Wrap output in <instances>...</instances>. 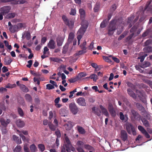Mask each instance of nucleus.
Segmentation results:
<instances>
[{
  "label": "nucleus",
  "instance_id": "obj_1",
  "mask_svg": "<svg viewBox=\"0 0 152 152\" xmlns=\"http://www.w3.org/2000/svg\"><path fill=\"white\" fill-rule=\"evenodd\" d=\"M125 126L126 130L129 134H131L132 133L134 135H136L135 128L131 123L128 122L126 123Z\"/></svg>",
  "mask_w": 152,
  "mask_h": 152
},
{
  "label": "nucleus",
  "instance_id": "obj_2",
  "mask_svg": "<svg viewBox=\"0 0 152 152\" xmlns=\"http://www.w3.org/2000/svg\"><path fill=\"white\" fill-rule=\"evenodd\" d=\"M116 28V22L115 20H112L111 21L109 26L108 34L109 35H113V31Z\"/></svg>",
  "mask_w": 152,
  "mask_h": 152
},
{
  "label": "nucleus",
  "instance_id": "obj_3",
  "mask_svg": "<svg viewBox=\"0 0 152 152\" xmlns=\"http://www.w3.org/2000/svg\"><path fill=\"white\" fill-rule=\"evenodd\" d=\"M69 107L70 111L73 114L76 115L78 112V108L75 103H70Z\"/></svg>",
  "mask_w": 152,
  "mask_h": 152
},
{
  "label": "nucleus",
  "instance_id": "obj_4",
  "mask_svg": "<svg viewBox=\"0 0 152 152\" xmlns=\"http://www.w3.org/2000/svg\"><path fill=\"white\" fill-rule=\"evenodd\" d=\"M108 108L111 115L113 117H115L116 116V112L111 103H109L108 104Z\"/></svg>",
  "mask_w": 152,
  "mask_h": 152
},
{
  "label": "nucleus",
  "instance_id": "obj_5",
  "mask_svg": "<svg viewBox=\"0 0 152 152\" xmlns=\"http://www.w3.org/2000/svg\"><path fill=\"white\" fill-rule=\"evenodd\" d=\"M88 25L87 23L82 25V26L80 28L77 32V34H81L83 35L85 33L86 29L88 27Z\"/></svg>",
  "mask_w": 152,
  "mask_h": 152
},
{
  "label": "nucleus",
  "instance_id": "obj_6",
  "mask_svg": "<svg viewBox=\"0 0 152 152\" xmlns=\"http://www.w3.org/2000/svg\"><path fill=\"white\" fill-rule=\"evenodd\" d=\"M121 138L123 141H125L128 139V135L126 131L122 130L121 131Z\"/></svg>",
  "mask_w": 152,
  "mask_h": 152
},
{
  "label": "nucleus",
  "instance_id": "obj_7",
  "mask_svg": "<svg viewBox=\"0 0 152 152\" xmlns=\"http://www.w3.org/2000/svg\"><path fill=\"white\" fill-rule=\"evenodd\" d=\"M11 9V7L10 6H7L1 7L0 10L2 13L6 15L9 12Z\"/></svg>",
  "mask_w": 152,
  "mask_h": 152
},
{
  "label": "nucleus",
  "instance_id": "obj_8",
  "mask_svg": "<svg viewBox=\"0 0 152 152\" xmlns=\"http://www.w3.org/2000/svg\"><path fill=\"white\" fill-rule=\"evenodd\" d=\"M47 46L50 49H52L55 48L56 46L55 42L52 39L49 41Z\"/></svg>",
  "mask_w": 152,
  "mask_h": 152
},
{
  "label": "nucleus",
  "instance_id": "obj_9",
  "mask_svg": "<svg viewBox=\"0 0 152 152\" xmlns=\"http://www.w3.org/2000/svg\"><path fill=\"white\" fill-rule=\"evenodd\" d=\"M77 103L80 105L82 106H85L86 103L85 99L83 97H80L77 100Z\"/></svg>",
  "mask_w": 152,
  "mask_h": 152
},
{
  "label": "nucleus",
  "instance_id": "obj_10",
  "mask_svg": "<svg viewBox=\"0 0 152 152\" xmlns=\"http://www.w3.org/2000/svg\"><path fill=\"white\" fill-rule=\"evenodd\" d=\"M0 121L1 124L4 127H6L7 125L10 122V120L9 119H7V121H5L3 118L0 119Z\"/></svg>",
  "mask_w": 152,
  "mask_h": 152
},
{
  "label": "nucleus",
  "instance_id": "obj_11",
  "mask_svg": "<svg viewBox=\"0 0 152 152\" xmlns=\"http://www.w3.org/2000/svg\"><path fill=\"white\" fill-rule=\"evenodd\" d=\"M74 19H71L68 20L67 19V26L70 29H72L74 26Z\"/></svg>",
  "mask_w": 152,
  "mask_h": 152
},
{
  "label": "nucleus",
  "instance_id": "obj_12",
  "mask_svg": "<svg viewBox=\"0 0 152 152\" xmlns=\"http://www.w3.org/2000/svg\"><path fill=\"white\" fill-rule=\"evenodd\" d=\"M119 117L121 120L125 121H126L128 119V115L127 114L124 115L122 112L119 113Z\"/></svg>",
  "mask_w": 152,
  "mask_h": 152
},
{
  "label": "nucleus",
  "instance_id": "obj_13",
  "mask_svg": "<svg viewBox=\"0 0 152 152\" xmlns=\"http://www.w3.org/2000/svg\"><path fill=\"white\" fill-rule=\"evenodd\" d=\"M12 61V60L10 56L5 57L4 60V61L6 65H10Z\"/></svg>",
  "mask_w": 152,
  "mask_h": 152
},
{
  "label": "nucleus",
  "instance_id": "obj_14",
  "mask_svg": "<svg viewBox=\"0 0 152 152\" xmlns=\"http://www.w3.org/2000/svg\"><path fill=\"white\" fill-rule=\"evenodd\" d=\"M16 123L17 126L20 128L23 127L25 125L24 121L20 119L17 120L16 121Z\"/></svg>",
  "mask_w": 152,
  "mask_h": 152
},
{
  "label": "nucleus",
  "instance_id": "obj_15",
  "mask_svg": "<svg viewBox=\"0 0 152 152\" xmlns=\"http://www.w3.org/2000/svg\"><path fill=\"white\" fill-rule=\"evenodd\" d=\"M128 94L132 97L134 99H136L137 97L136 94L130 88L127 89Z\"/></svg>",
  "mask_w": 152,
  "mask_h": 152
},
{
  "label": "nucleus",
  "instance_id": "obj_16",
  "mask_svg": "<svg viewBox=\"0 0 152 152\" xmlns=\"http://www.w3.org/2000/svg\"><path fill=\"white\" fill-rule=\"evenodd\" d=\"M131 113H132V115L133 116L134 118L135 119H137L138 117V116L139 115L138 113L134 109H131L130 110Z\"/></svg>",
  "mask_w": 152,
  "mask_h": 152
},
{
  "label": "nucleus",
  "instance_id": "obj_17",
  "mask_svg": "<svg viewBox=\"0 0 152 152\" xmlns=\"http://www.w3.org/2000/svg\"><path fill=\"white\" fill-rule=\"evenodd\" d=\"M99 107L103 113L106 116H108L109 115V113L107 110L101 105H100Z\"/></svg>",
  "mask_w": 152,
  "mask_h": 152
},
{
  "label": "nucleus",
  "instance_id": "obj_18",
  "mask_svg": "<svg viewBox=\"0 0 152 152\" xmlns=\"http://www.w3.org/2000/svg\"><path fill=\"white\" fill-rule=\"evenodd\" d=\"M143 50L145 53L152 52V47L150 46L146 47L143 48Z\"/></svg>",
  "mask_w": 152,
  "mask_h": 152
},
{
  "label": "nucleus",
  "instance_id": "obj_19",
  "mask_svg": "<svg viewBox=\"0 0 152 152\" xmlns=\"http://www.w3.org/2000/svg\"><path fill=\"white\" fill-rule=\"evenodd\" d=\"M75 37L74 34L72 32H70L69 35L68 41L69 43L71 42L74 39Z\"/></svg>",
  "mask_w": 152,
  "mask_h": 152
},
{
  "label": "nucleus",
  "instance_id": "obj_20",
  "mask_svg": "<svg viewBox=\"0 0 152 152\" xmlns=\"http://www.w3.org/2000/svg\"><path fill=\"white\" fill-rule=\"evenodd\" d=\"M9 31L12 33H14L18 31V26L16 25H13L9 28Z\"/></svg>",
  "mask_w": 152,
  "mask_h": 152
},
{
  "label": "nucleus",
  "instance_id": "obj_21",
  "mask_svg": "<svg viewBox=\"0 0 152 152\" xmlns=\"http://www.w3.org/2000/svg\"><path fill=\"white\" fill-rule=\"evenodd\" d=\"M66 108H61L60 110L59 113L61 116L65 117L66 116Z\"/></svg>",
  "mask_w": 152,
  "mask_h": 152
},
{
  "label": "nucleus",
  "instance_id": "obj_22",
  "mask_svg": "<svg viewBox=\"0 0 152 152\" xmlns=\"http://www.w3.org/2000/svg\"><path fill=\"white\" fill-rule=\"evenodd\" d=\"M20 88V90L24 92L27 93L29 91L28 88L23 84H21Z\"/></svg>",
  "mask_w": 152,
  "mask_h": 152
},
{
  "label": "nucleus",
  "instance_id": "obj_23",
  "mask_svg": "<svg viewBox=\"0 0 152 152\" xmlns=\"http://www.w3.org/2000/svg\"><path fill=\"white\" fill-rule=\"evenodd\" d=\"M12 138L13 140L17 143L20 144L21 143V141L20 138L17 136L15 135H13L12 136Z\"/></svg>",
  "mask_w": 152,
  "mask_h": 152
},
{
  "label": "nucleus",
  "instance_id": "obj_24",
  "mask_svg": "<svg viewBox=\"0 0 152 152\" xmlns=\"http://www.w3.org/2000/svg\"><path fill=\"white\" fill-rule=\"evenodd\" d=\"M79 11L81 18L84 19L85 17L86 12L82 8L80 9Z\"/></svg>",
  "mask_w": 152,
  "mask_h": 152
},
{
  "label": "nucleus",
  "instance_id": "obj_25",
  "mask_svg": "<svg viewBox=\"0 0 152 152\" xmlns=\"http://www.w3.org/2000/svg\"><path fill=\"white\" fill-rule=\"evenodd\" d=\"M143 125L146 127H149L150 126V124L148 121L145 118H142L141 119Z\"/></svg>",
  "mask_w": 152,
  "mask_h": 152
},
{
  "label": "nucleus",
  "instance_id": "obj_26",
  "mask_svg": "<svg viewBox=\"0 0 152 152\" xmlns=\"http://www.w3.org/2000/svg\"><path fill=\"white\" fill-rule=\"evenodd\" d=\"M63 41V39L61 37H58L56 39L57 44L58 46H61Z\"/></svg>",
  "mask_w": 152,
  "mask_h": 152
},
{
  "label": "nucleus",
  "instance_id": "obj_27",
  "mask_svg": "<svg viewBox=\"0 0 152 152\" xmlns=\"http://www.w3.org/2000/svg\"><path fill=\"white\" fill-rule=\"evenodd\" d=\"M74 125V124L70 121L67 122V130H70Z\"/></svg>",
  "mask_w": 152,
  "mask_h": 152
},
{
  "label": "nucleus",
  "instance_id": "obj_28",
  "mask_svg": "<svg viewBox=\"0 0 152 152\" xmlns=\"http://www.w3.org/2000/svg\"><path fill=\"white\" fill-rule=\"evenodd\" d=\"M25 98L26 100L28 102H31L32 100V97L29 94H26L25 96Z\"/></svg>",
  "mask_w": 152,
  "mask_h": 152
},
{
  "label": "nucleus",
  "instance_id": "obj_29",
  "mask_svg": "<svg viewBox=\"0 0 152 152\" xmlns=\"http://www.w3.org/2000/svg\"><path fill=\"white\" fill-rule=\"evenodd\" d=\"M77 128L78 132L80 134H83L85 133V130L83 128V127L79 126H77Z\"/></svg>",
  "mask_w": 152,
  "mask_h": 152
},
{
  "label": "nucleus",
  "instance_id": "obj_30",
  "mask_svg": "<svg viewBox=\"0 0 152 152\" xmlns=\"http://www.w3.org/2000/svg\"><path fill=\"white\" fill-rule=\"evenodd\" d=\"M137 105L138 108L140 110L142 111V112H146V111L145 110V108L143 107L142 104L140 103H137Z\"/></svg>",
  "mask_w": 152,
  "mask_h": 152
},
{
  "label": "nucleus",
  "instance_id": "obj_31",
  "mask_svg": "<svg viewBox=\"0 0 152 152\" xmlns=\"http://www.w3.org/2000/svg\"><path fill=\"white\" fill-rule=\"evenodd\" d=\"M151 65V63L149 61H145L143 62V63L142 64L141 67L144 68L148 66H149Z\"/></svg>",
  "mask_w": 152,
  "mask_h": 152
},
{
  "label": "nucleus",
  "instance_id": "obj_32",
  "mask_svg": "<svg viewBox=\"0 0 152 152\" xmlns=\"http://www.w3.org/2000/svg\"><path fill=\"white\" fill-rule=\"evenodd\" d=\"M26 2V1L25 0H21L18 1H15L12 3V4H23Z\"/></svg>",
  "mask_w": 152,
  "mask_h": 152
},
{
  "label": "nucleus",
  "instance_id": "obj_33",
  "mask_svg": "<svg viewBox=\"0 0 152 152\" xmlns=\"http://www.w3.org/2000/svg\"><path fill=\"white\" fill-rule=\"evenodd\" d=\"M18 26V29L21 28H25L26 27V24L24 23H20L17 25Z\"/></svg>",
  "mask_w": 152,
  "mask_h": 152
},
{
  "label": "nucleus",
  "instance_id": "obj_34",
  "mask_svg": "<svg viewBox=\"0 0 152 152\" xmlns=\"http://www.w3.org/2000/svg\"><path fill=\"white\" fill-rule=\"evenodd\" d=\"M84 148L88 150H94V148L88 144H85L84 145Z\"/></svg>",
  "mask_w": 152,
  "mask_h": 152
},
{
  "label": "nucleus",
  "instance_id": "obj_35",
  "mask_svg": "<svg viewBox=\"0 0 152 152\" xmlns=\"http://www.w3.org/2000/svg\"><path fill=\"white\" fill-rule=\"evenodd\" d=\"M16 86V85L15 84H12L9 83L5 86V87L7 88H15Z\"/></svg>",
  "mask_w": 152,
  "mask_h": 152
},
{
  "label": "nucleus",
  "instance_id": "obj_36",
  "mask_svg": "<svg viewBox=\"0 0 152 152\" xmlns=\"http://www.w3.org/2000/svg\"><path fill=\"white\" fill-rule=\"evenodd\" d=\"M30 148L31 152H35L36 151L37 148L34 144L30 145Z\"/></svg>",
  "mask_w": 152,
  "mask_h": 152
},
{
  "label": "nucleus",
  "instance_id": "obj_37",
  "mask_svg": "<svg viewBox=\"0 0 152 152\" xmlns=\"http://www.w3.org/2000/svg\"><path fill=\"white\" fill-rule=\"evenodd\" d=\"M100 8V4L99 3H96L94 8V10L95 12H97L99 10Z\"/></svg>",
  "mask_w": 152,
  "mask_h": 152
},
{
  "label": "nucleus",
  "instance_id": "obj_38",
  "mask_svg": "<svg viewBox=\"0 0 152 152\" xmlns=\"http://www.w3.org/2000/svg\"><path fill=\"white\" fill-rule=\"evenodd\" d=\"M77 146V147H83L84 145L83 142L80 140H78L76 143Z\"/></svg>",
  "mask_w": 152,
  "mask_h": 152
},
{
  "label": "nucleus",
  "instance_id": "obj_39",
  "mask_svg": "<svg viewBox=\"0 0 152 152\" xmlns=\"http://www.w3.org/2000/svg\"><path fill=\"white\" fill-rule=\"evenodd\" d=\"M24 35L25 36V37L26 38V39L28 40L31 38V34L29 32H26L24 33V34H23V36Z\"/></svg>",
  "mask_w": 152,
  "mask_h": 152
},
{
  "label": "nucleus",
  "instance_id": "obj_40",
  "mask_svg": "<svg viewBox=\"0 0 152 152\" xmlns=\"http://www.w3.org/2000/svg\"><path fill=\"white\" fill-rule=\"evenodd\" d=\"M38 147L39 149H40L41 151H43L45 149L44 145L42 144H39L38 145Z\"/></svg>",
  "mask_w": 152,
  "mask_h": 152
},
{
  "label": "nucleus",
  "instance_id": "obj_41",
  "mask_svg": "<svg viewBox=\"0 0 152 152\" xmlns=\"http://www.w3.org/2000/svg\"><path fill=\"white\" fill-rule=\"evenodd\" d=\"M18 112L20 116H23L24 115V113L23 111L21 108L18 107Z\"/></svg>",
  "mask_w": 152,
  "mask_h": 152
},
{
  "label": "nucleus",
  "instance_id": "obj_42",
  "mask_svg": "<svg viewBox=\"0 0 152 152\" xmlns=\"http://www.w3.org/2000/svg\"><path fill=\"white\" fill-rule=\"evenodd\" d=\"M117 6L115 4L112 5L110 9L111 12L113 13L117 8Z\"/></svg>",
  "mask_w": 152,
  "mask_h": 152
},
{
  "label": "nucleus",
  "instance_id": "obj_43",
  "mask_svg": "<svg viewBox=\"0 0 152 152\" xmlns=\"http://www.w3.org/2000/svg\"><path fill=\"white\" fill-rule=\"evenodd\" d=\"M107 22L106 20H104L100 24V27L102 28H104L106 26Z\"/></svg>",
  "mask_w": 152,
  "mask_h": 152
},
{
  "label": "nucleus",
  "instance_id": "obj_44",
  "mask_svg": "<svg viewBox=\"0 0 152 152\" xmlns=\"http://www.w3.org/2000/svg\"><path fill=\"white\" fill-rule=\"evenodd\" d=\"M66 144H64L61 147V152H66Z\"/></svg>",
  "mask_w": 152,
  "mask_h": 152
},
{
  "label": "nucleus",
  "instance_id": "obj_45",
  "mask_svg": "<svg viewBox=\"0 0 152 152\" xmlns=\"http://www.w3.org/2000/svg\"><path fill=\"white\" fill-rule=\"evenodd\" d=\"M151 1H147V2L145 6V7H144V10H143V13L145 12V11L148 8V7L149 6H150L149 5L151 4Z\"/></svg>",
  "mask_w": 152,
  "mask_h": 152
},
{
  "label": "nucleus",
  "instance_id": "obj_46",
  "mask_svg": "<svg viewBox=\"0 0 152 152\" xmlns=\"http://www.w3.org/2000/svg\"><path fill=\"white\" fill-rule=\"evenodd\" d=\"M78 79L77 77L75 78H71L68 80V81L70 83H73L76 81Z\"/></svg>",
  "mask_w": 152,
  "mask_h": 152
},
{
  "label": "nucleus",
  "instance_id": "obj_47",
  "mask_svg": "<svg viewBox=\"0 0 152 152\" xmlns=\"http://www.w3.org/2000/svg\"><path fill=\"white\" fill-rule=\"evenodd\" d=\"M48 126L50 129L53 131H54L56 130V127L53 124H48Z\"/></svg>",
  "mask_w": 152,
  "mask_h": 152
},
{
  "label": "nucleus",
  "instance_id": "obj_48",
  "mask_svg": "<svg viewBox=\"0 0 152 152\" xmlns=\"http://www.w3.org/2000/svg\"><path fill=\"white\" fill-rule=\"evenodd\" d=\"M127 33H125L124 32L122 34H121L120 36L118 37V41H120L126 35Z\"/></svg>",
  "mask_w": 152,
  "mask_h": 152
},
{
  "label": "nucleus",
  "instance_id": "obj_49",
  "mask_svg": "<svg viewBox=\"0 0 152 152\" xmlns=\"http://www.w3.org/2000/svg\"><path fill=\"white\" fill-rule=\"evenodd\" d=\"M126 84L129 87L133 89H134L135 88V86L130 82H127L126 83Z\"/></svg>",
  "mask_w": 152,
  "mask_h": 152
},
{
  "label": "nucleus",
  "instance_id": "obj_50",
  "mask_svg": "<svg viewBox=\"0 0 152 152\" xmlns=\"http://www.w3.org/2000/svg\"><path fill=\"white\" fill-rule=\"evenodd\" d=\"M134 34V33H132L131 34H130L126 38V41L127 42L129 41L133 37Z\"/></svg>",
  "mask_w": 152,
  "mask_h": 152
},
{
  "label": "nucleus",
  "instance_id": "obj_51",
  "mask_svg": "<svg viewBox=\"0 0 152 152\" xmlns=\"http://www.w3.org/2000/svg\"><path fill=\"white\" fill-rule=\"evenodd\" d=\"M86 76V74L84 73V72H82L80 73L78 76H77V77L78 78V79L80 78L83 77H84Z\"/></svg>",
  "mask_w": 152,
  "mask_h": 152
},
{
  "label": "nucleus",
  "instance_id": "obj_52",
  "mask_svg": "<svg viewBox=\"0 0 152 152\" xmlns=\"http://www.w3.org/2000/svg\"><path fill=\"white\" fill-rule=\"evenodd\" d=\"M57 138H60L61 137V134L59 130H57L55 132Z\"/></svg>",
  "mask_w": 152,
  "mask_h": 152
},
{
  "label": "nucleus",
  "instance_id": "obj_53",
  "mask_svg": "<svg viewBox=\"0 0 152 152\" xmlns=\"http://www.w3.org/2000/svg\"><path fill=\"white\" fill-rule=\"evenodd\" d=\"M21 147L20 145H17L15 148L14 151L16 152H19L21 150Z\"/></svg>",
  "mask_w": 152,
  "mask_h": 152
},
{
  "label": "nucleus",
  "instance_id": "obj_54",
  "mask_svg": "<svg viewBox=\"0 0 152 152\" xmlns=\"http://www.w3.org/2000/svg\"><path fill=\"white\" fill-rule=\"evenodd\" d=\"M138 129L143 133L146 130L142 126L139 125L138 126Z\"/></svg>",
  "mask_w": 152,
  "mask_h": 152
},
{
  "label": "nucleus",
  "instance_id": "obj_55",
  "mask_svg": "<svg viewBox=\"0 0 152 152\" xmlns=\"http://www.w3.org/2000/svg\"><path fill=\"white\" fill-rule=\"evenodd\" d=\"M137 29V27L135 26H134L130 30V32L131 33H134L135 32Z\"/></svg>",
  "mask_w": 152,
  "mask_h": 152
},
{
  "label": "nucleus",
  "instance_id": "obj_56",
  "mask_svg": "<svg viewBox=\"0 0 152 152\" xmlns=\"http://www.w3.org/2000/svg\"><path fill=\"white\" fill-rule=\"evenodd\" d=\"M46 88L48 90H50L53 89L54 88V86L50 84H48L46 85Z\"/></svg>",
  "mask_w": 152,
  "mask_h": 152
},
{
  "label": "nucleus",
  "instance_id": "obj_57",
  "mask_svg": "<svg viewBox=\"0 0 152 152\" xmlns=\"http://www.w3.org/2000/svg\"><path fill=\"white\" fill-rule=\"evenodd\" d=\"M101 111L98 108H96V111H95L94 114L96 115L99 116L101 115Z\"/></svg>",
  "mask_w": 152,
  "mask_h": 152
},
{
  "label": "nucleus",
  "instance_id": "obj_58",
  "mask_svg": "<svg viewBox=\"0 0 152 152\" xmlns=\"http://www.w3.org/2000/svg\"><path fill=\"white\" fill-rule=\"evenodd\" d=\"M16 14L15 13H11L8 14V17L10 18H14Z\"/></svg>",
  "mask_w": 152,
  "mask_h": 152
},
{
  "label": "nucleus",
  "instance_id": "obj_59",
  "mask_svg": "<svg viewBox=\"0 0 152 152\" xmlns=\"http://www.w3.org/2000/svg\"><path fill=\"white\" fill-rule=\"evenodd\" d=\"M76 11L75 9H71V10L70 12V15H74L76 14Z\"/></svg>",
  "mask_w": 152,
  "mask_h": 152
},
{
  "label": "nucleus",
  "instance_id": "obj_60",
  "mask_svg": "<svg viewBox=\"0 0 152 152\" xmlns=\"http://www.w3.org/2000/svg\"><path fill=\"white\" fill-rule=\"evenodd\" d=\"M150 45H151L150 40L149 39H148L145 42L144 44V46H147Z\"/></svg>",
  "mask_w": 152,
  "mask_h": 152
},
{
  "label": "nucleus",
  "instance_id": "obj_61",
  "mask_svg": "<svg viewBox=\"0 0 152 152\" xmlns=\"http://www.w3.org/2000/svg\"><path fill=\"white\" fill-rule=\"evenodd\" d=\"M20 137H21L22 140L25 142L27 141L28 140L27 139L26 137L24 136L22 134H19Z\"/></svg>",
  "mask_w": 152,
  "mask_h": 152
},
{
  "label": "nucleus",
  "instance_id": "obj_62",
  "mask_svg": "<svg viewBox=\"0 0 152 152\" xmlns=\"http://www.w3.org/2000/svg\"><path fill=\"white\" fill-rule=\"evenodd\" d=\"M86 42L85 41L83 43L82 45H80L81 48L85 50H86V47L85 46L86 45Z\"/></svg>",
  "mask_w": 152,
  "mask_h": 152
},
{
  "label": "nucleus",
  "instance_id": "obj_63",
  "mask_svg": "<svg viewBox=\"0 0 152 152\" xmlns=\"http://www.w3.org/2000/svg\"><path fill=\"white\" fill-rule=\"evenodd\" d=\"M47 38L46 37H43L41 39V44H43L45 43L47 41Z\"/></svg>",
  "mask_w": 152,
  "mask_h": 152
},
{
  "label": "nucleus",
  "instance_id": "obj_64",
  "mask_svg": "<svg viewBox=\"0 0 152 152\" xmlns=\"http://www.w3.org/2000/svg\"><path fill=\"white\" fill-rule=\"evenodd\" d=\"M23 150L25 152H30L29 149L27 145H24Z\"/></svg>",
  "mask_w": 152,
  "mask_h": 152
}]
</instances>
